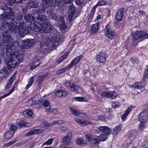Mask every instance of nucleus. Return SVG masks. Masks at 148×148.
Returning <instances> with one entry per match:
<instances>
[{
	"mask_svg": "<svg viewBox=\"0 0 148 148\" xmlns=\"http://www.w3.org/2000/svg\"><path fill=\"white\" fill-rule=\"evenodd\" d=\"M18 57L16 55L12 54L10 55L9 59H7L6 62L7 67L3 68L1 70L0 75L2 77H5L7 76L10 72L11 69L14 68L18 65L23 60V56L19 55Z\"/></svg>",
	"mask_w": 148,
	"mask_h": 148,
	"instance_id": "1",
	"label": "nucleus"
},
{
	"mask_svg": "<svg viewBox=\"0 0 148 148\" xmlns=\"http://www.w3.org/2000/svg\"><path fill=\"white\" fill-rule=\"evenodd\" d=\"M3 43L5 44L7 43V44L5 45V48L6 51H7V55H9V58L8 59L10 58V55L12 54L13 55L15 54L18 57L19 55H21V54H19L18 52H15L12 51L18 47V42H14L11 44V43L12 42V38L6 32H4L3 34Z\"/></svg>",
	"mask_w": 148,
	"mask_h": 148,
	"instance_id": "2",
	"label": "nucleus"
},
{
	"mask_svg": "<svg viewBox=\"0 0 148 148\" xmlns=\"http://www.w3.org/2000/svg\"><path fill=\"white\" fill-rule=\"evenodd\" d=\"M37 25H36L32 29L34 30L36 32H44L46 33H49L52 29V27L50 24L48 23H44L42 24H37Z\"/></svg>",
	"mask_w": 148,
	"mask_h": 148,
	"instance_id": "3",
	"label": "nucleus"
},
{
	"mask_svg": "<svg viewBox=\"0 0 148 148\" xmlns=\"http://www.w3.org/2000/svg\"><path fill=\"white\" fill-rule=\"evenodd\" d=\"M16 30L21 37H23L29 32V28L25 26L24 22H20L19 23Z\"/></svg>",
	"mask_w": 148,
	"mask_h": 148,
	"instance_id": "4",
	"label": "nucleus"
},
{
	"mask_svg": "<svg viewBox=\"0 0 148 148\" xmlns=\"http://www.w3.org/2000/svg\"><path fill=\"white\" fill-rule=\"evenodd\" d=\"M132 37L133 43L135 45L138 43L137 40L143 38H148V33L142 31L136 32L133 34Z\"/></svg>",
	"mask_w": 148,
	"mask_h": 148,
	"instance_id": "5",
	"label": "nucleus"
},
{
	"mask_svg": "<svg viewBox=\"0 0 148 148\" xmlns=\"http://www.w3.org/2000/svg\"><path fill=\"white\" fill-rule=\"evenodd\" d=\"M75 7L73 5L69 6L68 13V22H70L75 18L74 16L75 12Z\"/></svg>",
	"mask_w": 148,
	"mask_h": 148,
	"instance_id": "6",
	"label": "nucleus"
},
{
	"mask_svg": "<svg viewBox=\"0 0 148 148\" xmlns=\"http://www.w3.org/2000/svg\"><path fill=\"white\" fill-rule=\"evenodd\" d=\"M101 95L102 97H106L112 99H114L117 96L116 93L114 91L110 92L103 91L101 93Z\"/></svg>",
	"mask_w": 148,
	"mask_h": 148,
	"instance_id": "7",
	"label": "nucleus"
},
{
	"mask_svg": "<svg viewBox=\"0 0 148 148\" xmlns=\"http://www.w3.org/2000/svg\"><path fill=\"white\" fill-rule=\"evenodd\" d=\"M105 34L110 39H112L115 36V32L110 29V26L108 24L105 27L104 29Z\"/></svg>",
	"mask_w": 148,
	"mask_h": 148,
	"instance_id": "8",
	"label": "nucleus"
},
{
	"mask_svg": "<svg viewBox=\"0 0 148 148\" xmlns=\"http://www.w3.org/2000/svg\"><path fill=\"white\" fill-rule=\"evenodd\" d=\"M71 133L70 132H68L66 135L63 138L62 143L65 145H71Z\"/></svg>",
	"mask_w": 148,
	"mask_h": 148,
	"instance_id": "9",
	"label": "nucleus"
},
{
	"mask_svg": "<svg viewBox=\"0 0 148 148\" xmlns=\"http://www.w3.org/2000/svg\"><path fill=\"white\" fill-rule=\"evenodd\" d=\"M107 56L104 52H101L97 55V61L100 63H103L105 62Z\"/></svg>",
	"mask_w": 148,
	"mask_h": 148,
	"instance_id": "10",
	"label": "nucleus"
},
{
	"mask_svg": "<svg viewBox=\"0 0 148 148\" xmlns=\"http://www.w3.org/2000/svg\"><path fill=\"white\" fill-rule=\"evenodd\" d=\"M43 3L44 7L45 8L48 6L51 5L53 3L52 0H42ZM62 1L64 3L67 4L73 1V0H62Z\"/></svg>",
	"mask_w": 148,
	"mask_h": 148,
	"instance_id": "11",
	"label": "nucleus"
},
{
	"mask_svg": "<svg viewBox=\"0 0 148 148\" xmlns=\"http://www.w3.org/2000/svg\"><path fill=\"white\" fill-rule=\"evenodd\" d=\"M81 58H82V56H79L76 57L73 60L71 63L68 65L67 70H69L73 66H75L79 62Z\"/></svg>",
	"mask_w": 148,
	"mask_h": 148,
	"instance_id": "12",
	"label": "nucleus"
},
{
	"mask_svg": "<svg viewBox=\"0 0 148 148\" xmlns=\"http://www.w3.org/2000/svg\"><path fill=\"white\" fill-rule=\"evenodd\" d=\"M98 129L100 131L107 134H110L112 131L111 129L108 126H100Z\"/></svg>",
	"mask_w": 148,
	"mask_h": 148,
	"instance_id": "13",
	"label": "nucleus"
},
{
	"mask_svg": "<svg viewBox=\"0 0 148 148\" xmlns=\"http://www.w3.org/2000/svg\"><path fill=\"white\" fill-rule=\"evenodd\" d=\"M148 113L146 112H141L139 116V120L141 123H146L147 120Z\"/></svg>",
	"mask_w": 148,
	"mask_h": 148,
	"instance_id": "14",
	"label": "nucleus"
},
{
	"mask_svg": "<svg viewBox=\"0 0 148 148\" xmlns=\"http://www.w3.org/2000/svg\"><path fill=\"white\" fill-rule=\"evenodd\" d=\"M23 43L24 44L23 45L24 46V48H28L32 46L33 45V44L35 43V41L33 39L31 40L27 39L23 41Z\"/></svg>",
	"mask_w": 148,
	"mask_h": 148,
	"instance_id": "15",
	"label": "nucleus"
},
{
	"mask_svg": "<svg viewBox=\"0 0 148 148\" xmlns=\"http://www.w3.org/2000/svg\"><path fill=\"white\" fill-rule=\"evenodd\" d=\"M71 112L74 115L78 116L79 117L83 118L86 117V115L79 111H77L71 108H70Z\"/></svg>",
	"mask_w": 148,
	"mask_h": 148,
	"instance_id": "16",
	"label": "nucleus"
},
{
	"mask_svg": "<svg viewBox=\"0 0 148 148\" xmlns=\"http://www.w3.org/2000/svg\"><path fill=\"white\" fill-rule=\"evenodd\" d=\"M121 129L122 127L121 125L116 126L114 128L113 131V135L114 138L117 136Z\"/></svg>",
	"mask_w": 148,
	"mask_h": 148,
	"instance_id": "17",
	"label": "nucleus"
},
{
	"mask_svg": "<svg viewBox=\"0 0 148 148\" xmlns=\"http://www.w3.org/2000/svg\"><path fill=\"white\" fill-rule=\"evenodd\" d=\"M123 10L122 9H120L118 11L117 13L116 18L117 21H121L123 18Z\"/></svg>",
	"mask_w": 148,
	"mask_h": 148,
	"instance_id": "18",
	"label": "nucleus"
},
{
	"mask_svg": "<svg viewBox=\"0 0 148 148\" xmlns=\"http://www.w3.org/2000/svg\"><path fill=\"white\" fill-rule=\"evenodd\" d=\"M99 23L92 25L90 29L91 32L94 34L96 33L97 32L99 31Z\"/></svg>",
	"mask_w": 148,
	"mask_h": 148,
	"instance_id": "19",
	"label": "nucleus"
},
{
	"mask_svg": "<svg viewBox=\"0 0 148 148\" xmlns=\"http://www.w3.org/2000/svg\"><path fill=\"white\" fill-rule=\"evenodd\" d=\"M42 105L44 106L46 109L47 111L49 110L50 108V104L49 101L47 100H42L41 101Z\"/></svg>",
	"mask_w": 148,
	"mask_h": 148,
	"instance_id": "20",
	"label": "nucleus"
},
{
	"mask_svg": "<svg viewBox=\"0 0 148 148\" xmlns=\"http://www.w3.org/2000/svg\"><path fill=\"white\" fill-rule=\"evenodd\" d=\"M58 21L60 26L62 29H65L66 28V26L65 24L64 18L63 17H60Z\"/></svg>",
	"mask_w": 148,
	"mask_h": 148,
	"instance_id": "21",
	"label": "nucleus"
},
{
	"mask_svg": "<svg viewBox=\"0 0 148 148\" xmlns=\"http://www.w3.org/2000/svg\"><path fill=\"white\" fill-rule=\"evenodd\" d=\"M145 86L143 82H135L132 87L137 89H140L143 88Z\"/></svg>",
	"mask_w": 148,
	"mask_h": 148,
	"instance_id": "22",
	"label": "nucleus"
},
{
	"mask_svg": "<svg viewBox=\"0 0 148 148\" xmlns=\"http://www.w3.org/2000/svg\"><path fill=\"white\" fill-rule=\"evenodd\" d=\"M23 114L26 117H33L34 116L32 111L29 109H27L25 110L23 112Z\"/></svg>",
	"mask_w": 148,
	"mask_h": 148,
	"instance_id": "23",
	"label": "nucleus"
},
{
	"mask_svg": "<svg viewBox=\"0 0 148 148\" xmlns=\"http://www.w3.org/2000/svg\"><path fill=\"white\" fill-rule=\"evenodd\" d=\"M14 78V76H12L9 79L8 82L5 87V89L6 90H8L10 88L11 86V84L13 82V80Z\"/></svg>",
	"mask_w": 148,
	"mask_h": 148,
	"instance_id": "24",
	"label": "nucleus"
},
{
	"mask_svg": "<svg viewBox=\"0 0 148 148\" xmlns=\"http://www.w3.org/2000/svg\"><path fill=\"white\" fill-rule=\"evenodd\" d=\"M110 135L106 134H101L98 137V139L101 141H104L107 139L108 136Z\"/></svg>",
	"mask_w": 148,
	"mask_h": 148,
	"instance_id": "25",
	"label": "nucleus"
},
{
	"mask_svg": "<svg viewBox=\"0 0 148 148\" xmlns=\"http://www.w3.org/2000/svg\"><path fill=\"white\" fill-rule=\"evenodd\" d=\"M13 132L8 131L5 134L4 136L5 138L6 139H8L11 138L14 134Z\"/></svg>",
	"mask_w": 148,
	"mask_h": 148,
	"instance_id": "26",
	"label": "nucleus"
},
{
	"mask_svg": "<svg viewBox=\"0 0 148 148\" xmlns=\"http://www.w3.org/2000/svg\"><path fill=\"white\" fill-rule=\"evenodd\" d=\"M37 21L43 22L47 19V17L43 14H39L36 18Z\"/></svg>",
	"mask_w": 148,
	"mask_h": 148,
	"instance_id": "27",
	"label": "nucleus"
},
{
	"mask_svg": "<svg viewBox=\"0 0 148 148\" xmlns=\"http://www.w3.org/2000/svg\"><path fill=\"white\" fill-rule=\"evenodd\" d=\"M107 0H100L94 7L95 9L98 6L107 4Z\"/></svg>",
	"mask_w": 148,
	"mask_h": 148,
	"instance_id": "28",
	"label": "nucleus"
},
{
	"mask_svg": "<svg viewBox=\"0 0 148 148\" xmlns=\"http://www.w3.org/2000/svg\"><path fill=\"white\" fill-rule=\"evenodd\" d=\"M40 46L43 51L45 52L47 51V50L49 48L48 44L46 42H41Z\"/></svg>",
	"mask_w": 148,
	"mask_h": 148,
	"instance_id": "29",
	"label": "nucleus"
},
{
	"mask_svg": "<svg viewBox=\"0 0 148 148\" xmlns=\"http://www.w3.org/2000/svg\"><path fill=\"white\" fill-rule=\"evenodd\" d=\"M25 20L27 22L30 21V22H33L34 20V18L32 16H31L28 14H26L24 16Z\"/></svg>",
	"mask_w": 148,
	"mask_h": 148,
	"instance_id": "30",
	"label": "nucleus"
},
{
	"mask_svg": "<svg viewBox=\"0 0 148 148\" xmlns=\"http://www.w3.org/2000/svg\"><path fill=\"white\" fill-rule=\"evenodd\" d=\"M50 126V124L48 123L46 121H42L40 124L41 127L45 129L47 128Z\"/></svg>",
	"mask_w": 148,
	"mask_h": 148,
	"instance_id": "31",
	"label": "nucleus"
},
{
	"mask_svg": "<svg viewBox=\"0 0 148 148\" xmlns=\"http://www.w3.org/2000/svg\"><path fill=\"white\" fill-rule=\"evenodd\" d=\"M38 60L36 61H34L31 64L30 66V69L32 70L40 65V63L39 62L38 63Z\"/></svg>",
	"mask_w": 148,
	"mask_h": 148,
	"instance_id": "32",
	"label": "nucleus"
},
{
	"mask_svg": "<svg viewBox=\"0 0 148 148\" xmlns=\"http://www.w3.org/2000/svg\"><path fill=\"white\" fill-rule=\"evenodd\" d=\"M39 95H36L34 97L32 98H34V99H33L32 101V105L37 104L38 103L40 98H39Z\"/></svg>",
	"mask_w": 148,
	"mask_h": 148,
	"instance_id": "33",
	"label": "nucleus"
},
{
	"mask_svg": "<svg viewBox=\"0 0 148 148\" xmlns=\"http://www.w3.org/2000/svg\"><path fill=\"white\" fill-rule=\"evenodd\" d=\"M130 110L131 108L129 107L127 109L125 113L122 115L121 118L122 120H124L126 118V117L129 114Z\"/></svg>",
	"mask_w": 148,
	"mask_h": 148,
	"instance_id": "34",
	"label": "nucleus"
},
{
	"mask_svg": "<svg viewBox=\"0 0 148 148\" xmlns=\"http://www.w3.org/2000/svg\"><path fill=\"white\" fill-rule=\"evenodd\" d=\"M69 53L68 52L65 53L64 55L62 56L59 58V60L57 61V63H59L62 61L67 57L69 55Z\"/></svg>",
	"mask_w": 148,
	"mask_h": 148,
	"instance_id": "35",
	"label": "nucleus"
},
{
	"mask_svg": "<svg viewBox=\"0 0 148 148\" xmlns=\"http://www.w3.org/2000/svg\"><path fill=\"white\" fill-rule=\"evenodd\" d=\"M9 131L10 132H13L14 134L15 130L17 129V127L15 126L13 124H11L10 125L9 127Z\"/></svg>",
	"mask_w": 148,
	"mask_h": 148,
	"instance_id": "36",
	"label": "nucleus"
},
{
	"mask_svg": "<svg viewBox=\"0 0 148 148\" xmlns=\"http://www.w3.org/2000/svg\"><path fill=\"white\" fill-rule=\"evenodd\" d=\"M34 77L33 76L31 77L29 79V83L26 86V89H27L32 85V84L34 82Z\"/></svg>",
	"mask_w": 148,
	"mask_h": 148,
	"instance_id": "37",
	"label": "nucleus"
},
{
	"mask_svg": "<svg viewBox=\"0 0 148 148\" xmlns=\"http://www.w3.org/2000/svg\"><path fill=\"white\" fill-rule=\"evenodd\" d=\"M74 99L76 100L79 101H87V100L85 98L82 97H75Z\"/></svg>",
	"mask_w": 148,
	"mask_h": 148,
	"instance_id": "38",
	"label": "nucleus"
},
{
	"mask_svg": "<svg viewBox=\"0 0 148 148\" xmlns=\"http://www.w3.org/2000/svg\"><path fill=\"white\" fill-rule=\"evenodd\" d=\"M29 6L32 8H36L38 7V5L35 1H31L29 2Z\"/></svg>",
	"mask_w": 148,
	"mask_h": 148,
	"instance_id": "39",
	"label": "nucleus"
},
{
	"mask_svg": "<svg viewBox=\"0 0 148 148\" xmlns=\"http://www.w3.org/2000/svg\"><path fill=\"white\" fill-rule=\"evenodd\" d=\"M35 129H32L31 131L25 134V136H28L30 135H32L33 134H35Z\"/></svg>",
	"mask_w": 148,
	"mask_h": 148,
	"instance_id": "40",
	"label": "nucleus"
},
{
	"mask_svg": "<svg viewBox=\"0 0 148 148\" xmlns=\"http://www.w3.org/2000/svg\"><path fill=\"white\" fill-rule=\"evenodd\" d=\"M16 140H14L10 141L9 142L4 144L3 145L4 147H8L12 145L13 143H15Z\"/></svg>",
	"mask_w": 148,
	"mask_h": 148,
	"instance_id": "41",
	"label": "nucleus"
},
{
	"mask_svg": "<svg viewBox=\"0 0 148 148\" xmlns=\"http://www.w3.org/2000/svg\"><path fill=\"white\" fill-rule=\"evenodd\" d=\"M53 141V139L52 138H50L47 141L44 143L42 145H50L52 143Z\"/></svg>",
	"mask_w": 148,
	"mask_h": 148,
	"instance_id": "42",
	"label": "nucleus"
},
{
	"mask_svg": "<svg viewBox=\"0 0 148 148\" xmlns=\"http://www.w3.org/2000/svg\"><path fill=\"white\" fill-rule=\"evenodd\" d=\"M60 129L63 132H66L68 131V129L64 126H61L60 127Z\"/></svg>",
	"mask_w": 148,
	"mask_h": 148,
	"instance_id": "43",
	"label": "nucleus"
},
{
	"mask_svg": "<svg viewBox=\"0 0 148 148\" xmlns=\"http://www.w3.org/2000/svg\"><path fill=\"white\" fill-rule=\"evenodd\" d=\"M91 122L86 121H81L80 123V124L83 126H85L88 124H91Z\"/></svg>",
	"mask_w": 148,
	"mask_h": 148,
	"instance_id": "44",
	"label": "nucleus"
},
{
	"mask_svg": "<svg viewBox=\"0 0 148 148\" xmlns=\"http://www.w3.org/2000/svg\"><path fill=\"white\" fill-rule=\"evenodd\" d=\"M68 69V66L67 67H65L64 68L61 69L57 71V73L58 74H60L64 72L66 70H68L67 69Z\"/></svg>",
	"mask_w": 148,
	"mask_h": 148,
	"instance_id": "45",
	"label": "nucleus"
},
{
	"mask_svg": "<svg viewBox=\"0 0 148 148\" xmlns=\"http://www.w3.org/2000/svg\"><path fill=\"white\" fill-rule=\"evenodd\" d=\"M77 86L73 84H71L70 87V90L71 91H75L77 88L76 87H77Z\"/></svg>",
	"mask_w": 148,
	"mask_h": 148,
	"instance_id": "46",
	"label": "nucleus"
},
{
	"mask_svg": "<svg viewBox=\"0 0 148 148\" xmlns=\"http://www.w3.org/2000/svg\"><path fill=\"white\" fill-rule=\"evenodd\" d=\"M112 106L114 108H118L119 106V103L116 102H113L112 103Z\"/></svg>",
	"mask_w": 148,
	"mask_h": 148,
	"instance_id": "47",
	"label": "nucleus"
},
{
	"mask_svg": "<svg viewBox=\"0 0 148 148\" xmlns=\"http://www.w3.org/2000/svg\"><path fill=\"white\" fill-rule=\"evenodd\" d=\"M46 75L44 73H40L39 77L38 78V79L40 80L39 82H40L42 79H44L46 77Z\"/></svg>",
	"mask_w": 148,
	"mask_h": 148,
	"instance_id": "48",
	"label": "nucleus"
},
{
	"mask_svg": "<svg viewBox=\"0 0 148 148\" xmlns=\"http://www.w3.org/2000/svg\"><path fill=\"white\" fill-rule=\"evenodd\" d=\"M95 11V8L94 7L92 8V11L89 14L88 16L90 17H91L92 18H93V16L94 14V12Z\"/></svg>",
	"mask_w": 148,
	"mask_h": 148,
	"instance_id": "49",
	"label": "nucleus"
},
{
	"mask_svg": "<svg viewBox=\"0 0 148 148\" xmlns=\"http://www.w3.org/2000/svg\"><path fill=\"white\" fill-rule=\"evenodd\" d=\"M56 95L58 97H62V90H59L57 91L56 93Z\"/></svg>",
	"mask_w": 148,
	"mask_h": 148,
	"instance_id": "50",
	"label": "nucleus"
},
{
	"mask_svg": "<svg viewBox=\"0 0 148 148\" xmlns=\"http://www.w3.org/2000/svg\"><path fill=\"white\" fill-rule=\"evenodd\" d=\"M106 117L103 115L98 116H97V119L101 121H103L105 119Z\"/></svg>",
	"mask_w": 148,
	"mask_h": 148,
	"instance_id": "51",
	"label": "nucleus"
},
{
	"mask_svg": "<svg viewBox=\"0 0 148 148\" xmlns=\"http://www.w3.org/2000/svg\"><path fill=\"white\" fill-rule=\"evenodd\" d=\"M35 134H40L43 132L44 130L42 129H35Z\"/></svg>",
	"mask_w": 148,
	"mask_h": 148,
	"instance_id": "52",
	"label": "nucleus"
},
{
	"mask_svg": "<svg viewBox=\"0 0 148 148\" xmlns=\"http://www.w3.org/2000/svg\"><path fill=\"white\" fill-rule=\"evenodd\" d=\"M83 139L82 138H79L76 140V142L78 144L83 143Z\"/></svg>",
	"mask_w": 148,
	"mask_h": 148,
	"instance_id": "53",
	"label": "nucleus"
},
{
	"mask_svg": "<svg viewBox=\"0 0 148 148\" xmlns=\"http://www.w3.org/2000/svg\"><path fill=\"white\" fill-rule=\"evenodd\" d=\"M61 0H55V5L59 7L61 5Z\"/></svg>",
	"mask_w": 148,
	"mask_h": 148,
	"instance_id": "54",
	"label": "nucleus"
},
{
	"mask_svg": "<svg viewBox=\"0 0 148 148\" xmlns=\"http://www.w3.org/2000/svg\"><path fill=\"white\" fill-rule=\"evenodd\" d=\"M76 88H76V89L75 91L79 93H81L82 92V90L81 88L79 87L78 86H77V87H76Z\"/></svg>",
	"mask_w": 148,
	"mask_h": 148,
	"instance_id": "55",
	"label": "nucleus"
},
{
	"mask_svg": "<svg viewBox=\"0 0 148 148\" xmlns=\"http://www.w3.org/2000/svg\"><path fill=\"white\" fill-rule=\"evenodd\" d=\"M18 125L20 127H21L22 126H25V121H21L20 122L18 123Z\"/></svg>",
	"mask_w": 148,
	"mask_h": 148,
	"instance_id": "56",
	"label": "nucleus"
},
{
	"mask_svg": "<svg viewBox=\"0 0 148 148\" xmlns=\"http://www.w3.org/2000/svg\"><path fill=\"white\" fill-rule=\"evenodd\" d=\"M145 123H140V124L139 125V129L140 130V131H142L143 130V128L144 127L145 125Z\"/></svg>",
	"mask_w": 148,
	"mask_h": 148,
	"instance_id": "57",
	"label": "nucleus"
},
{
	"mask_svg": "<svg viewBox=\"0 0 148 148\" xmlns=\"http://www.w3.org/2000/svg\"><path fill=\"white\" fill-rule=\"evenodd\" d=\"M47 111V112H49L53 114H56L57 112V111L56 110L53 109H50V108H49V111Z\"/></svg>",
	"mask_w": 148,
	"mask_h": 148,
	"instance_id": "58",
	"label": "nucleus"
},
{
	"mask_svg": "<svg viewBox=\"0 0 148 148\" xmlns=\"http://www.w3.org/2000/svg\"><path fill=\"white\" fill-rule=\"evenodd\" d=\"M33 99H34V98H30L27 102V105L29 106L32 105V101H33Z\"/></svg>",
	"mask_w": 148,
	"mask_h": 148,
	"instance_id": "59",
	"label": "nucleus"
},
{
	"mask_svg": "<svg viewBox=\"0 0 148 148\" xmlns=\"http://www.w3.org/2000/svg\"><path fill=\"white\" fill-rule=\"evenodd\" d=\"M16 18L17 20H21L23 18V16L21 14L17 15L16 17Z\"/></svg>",
	"mask_w": 148,
	"mask_h": 148,
	"instance_id": "60",
	"label": "nucleus"
},
{
	"mask_svg": "<svg viewBox=\"0 0 148 148\" xmlns=\"http://www.w3.org/2000/svg\"><path fill=\"white\" fill-rule=\"evenodd\" d=\"M15 2L14 0H7V2L10 5H12Z\"/></svg>",
	"mask_w": 148,
	"mask_h": 148,
	"instance_id": "61",
	"label": "nucleus"
},
{
	"mask_svg": "<svg viewBox=\"0 0 148 148\" xmlns=\"http://www.w3.org/2000/svg\"><path fill=\"white\" fill-rule=\"evenodd\" d=\"M92 18H92L91 17H90L88 16L86 18V20H87V23H89V22H91L92 21Z\"/></svg>",
	"mask_w": 148,
	"mask_h": 148,
	"instance_id": "62",
	"label": "nucleus"
},
{
	"mask_svg": "<svg viewBox=\"0 0 148 148\" xmlns=\"http://www.w3.org/2000/svg\"><path fill=\"white\" fill-rule=\"evenodd\" d=\"M32 125V123L30 122L26 123L25 122V126L26 127H30Z\"/></svg>",
	"mask_w": 148,
	"mask_h": 148,
	"instance_id": "63",
	"label": "nucleus"
},
{
	"mask_svg": "<svg viewBox=\"0 0 148 148\" xmlns=\"http://www.w3.org/2000/svg\"><path fill=\"white\" fill-rule=\"evenodd\" d=\"M36 143V142H33L31 143L30 145V148H33L35 143Z\"/></svg>",
	"mask_w": 148,
	"mask_h": 148,
	"instance_id": "64",
	"label": "nucleus"
}]
</instances>
